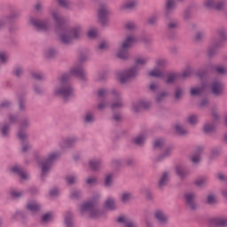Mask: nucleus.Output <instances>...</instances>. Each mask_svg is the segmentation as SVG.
Returning a JSON list of instances; mask_svg holds the SVG:
<instances>
[{
    "mask_svg": "<svg viewBox=\"0 0 227 227\" xmlns=\"http://www.w3.org/2000/svg\"><path fill=\"white\" fill-rule=\"evenodd\" d=\"M52 17L57 24V31H62V33H65L61 35V40L63 43H70L72 40H74L76 38H79L81 35V28L75 27L73 28L71 31L67 32L65 31L64 26H65V19H63L61 16H59V13L58 12H52Z\"/></svg>",
    "mask_w": 227,
    "mask_h": 227,
    "instance_id": "nucleus-1",
    "label": "nucleus"
},
{
    "mask_svg": "<svg viewBox=\"0 0 227 227\" xmlns=\"http://www.w3.org/2000/svg\"><path fill=\"white\" fill-rule=\"evenodd\" d=\"M70 79V74H64L60 79V83L62 84L61 88L57 89L55 93L56 95H60L63 97L65 100L68 98V97H72L74 93V90L70 85H68V80Z\"/></svg>",
    "mask_w": 227,
    "mask_h": 227,
    "instance_id": "nucleus-2",
    "label": "nucleus"
},
{
    "mask_svg": "<svg viewBox=\"0 0 227 227\" xmlns=\"http://www.w3.org/2000/svg\"><path fill=\"white\" fill-rule=\"evenodd\" d=\"M136 43V38L129 36L123 43L117 53V58L120 59H127L129 58V47H132Z\"/></svg>",
    "mask_w": 227,
    "mask_h": 227,
    "instance_id": "nucleus-3",
    "label": "nucleus"
},
{
    "mask_svg": "<svg viewBox=\"0 0 227 227\" xmlns=\"http://www.w3.org/2000/svg\"><path fill=\"white\" fill-rule=\"evenodd\" d=\"M81 212L84 214V212H89L90 216L92 217V219H97V217H100V211L97 209L95 201H89L84 203L81 207Z\"/></svg>",
    "mask_w": 227,
    "mask_h": 227,
    "instance_id": "nucleus-4",
    "label": "nucleus"
},
{
    "mask_svg": "<svg viewBox=\"0 0 227 227\" xmlns=\"http://www.w3.org/2000/svg\"><path fill=\"white\" fill-rule=\"evenodd\" d=\"M58 157H59V154L51 153L50 154L49 158L44 162H43L42 175H41L42 178H43V176H45L47 173H49V169H51V166H52V162H54V160H56Z\"/></svg>",
    "mask_w": 227,
    "mask_h": 227,
    "instance_id": "nucleus-5",
    "label": "nucleus"
},
{
    "mask_svg": "<svg viewBox=\"0 0 227 227\" xmlns=\"http://www.w3.org/2000/svg\"><path fill=\"white\" fill-rule=\"evenodd\" d=\"M191 74V67H187L182 74L176 73L170 74L168 76L167 83L171 84V82H175V81H178V79H185L186 77H190Z\"/></svg>",
    "mask_w": 227,
    "mask_h": 227,
    "instance_id": "nucleus-6",
    "label": "nucleus"
},
{
    "mask_svg": "<svg viewBox=\"0 0 227 227\" xmlns=\"http://www.w3.org/2000/svg\"><path fill=\"white\" fill-rule=\"evenodd\" d=\"M137 75V67H133L124 73L119 74V80L123 84L127 82V81H130L133 77Z\"/></svg>",
    "mask_w": 227,
    "mask_h": 227,
    "instance_id": "nucleus-7",
    "label": "nucleus"
},
{
    "mask_svg": "<svg viewBox=\"0 0 227 227\" xmlns=\"http://www.w3.org/2000/svg\"><path fill=\"white\" fill-rule=\"evenodd\" d=\"M109 16V11L106 5H101L98 10V19L101 24H106L107 22V17Z\"/></svg>",
    "mask_w": 227,
    "mask_h": 227,
    "instance_id": "nucleus-8",
    "label": "nucleus"
},
{
    "mask_svg": "<svg viewBox=\"0 0 227 227\" xmlns=\"http://www.w3.org/2000/svg\"><path fill=\"white\" fill-rule=\"evenodd\" d=\"M11 171L12 173H16L22 178V180H27L29 178V175H27V172L22 170V168L19 166H14L11 168Z\"/></svg>",
    "mask_w": 227,
    "mask_h": 227,
    "instance_id": "nucleus-9",
    "label": "nucleus"
},
{
    "mask_svg": "<svg viewBox=\"0 0 227 227\" xmlns=\"http://www.w3.org/2000/svg\"><path fill=\"white\" fill-rule=\"evenodd\" d=\"M205 6L207 8H215V10H223L224 8V2H219L215 4L214 0H206Z\"/></svg>",
    "mask_w": 227,
    "mask_h": 227,
    "instance_id": "nucleus-10",
    "label": "nucleus"
},
{
    "mask_svg": "<svg viewBox=\"0 0 227 227\" xmlns=\"http://www.w3.org/2000/svg\"><path fill=\"white\" fill-rule=\"evenodd\" d=\"M30 22L36 27V29H38V31H47V28L49 27V25L38 20H31Z\"/></svg>",
    "mask_w": 227,
    "mask_h": 227,
    "instance_id": "nucleus-11",
    "label": "nucleus"
},
{
    "mask_svg": "<svg viewBox=\"0 0 227 227\" xmlns=\"http://www.w3.org/2000/svg\"><path fill=\"white\" fill-rule=\"evenodd\" d=\"M71 75H75V77H79L83 81L84 79H86V73H84V69H82V67L73 68L71 70Z\"/></svg>",
    "mask_w": 227,
    "mask_h": 227,
    "instance_id": "nucleus-12",
    "label": "nucleus"
},
{
    "mask_svg": "<svg viewBox=\"0 0 227 227\" xmlns=\"http://www.w3.org/2000/svg\"><path fill=\"white\" fill-rule=\"evenodd\" d=\"M223 83L221 82H214L212 84V92L214 95H221L223 93Z\"/></svg>",
    "mask_w": 227,
    "mask_h": 227,
    "instance_id": "nucleus-13",
    "label": "nucleus"
},
{
    "mask_svg": "<svg viewBox=\"0 0 227 227\" xmlns=\"http://www.w3.org/2000/svg\"><path fill=\"white\" fill-rule=\"evenodd\" d=\"M184 198L186 200V205H188L192 210H194V208H196V203H194V194L186 193L184 195Z\"/></svg>",
    "mask_w": 227,
    "mask_h": 227,
    "instance_id": "nucleus-14",
    "label": "nucleus"
},
{
    "mask_svg": "<svg viewBox=\"0 0 227 227\" xmlns=\"http://www.w3.org/2000/svg\"><path fill=\"white\" fill-rule=\"evenodd\" d=\"M118 223H124L126 227H136V224L130 221L128 217L125 216H120L117 219Z\"/></svg>",
    "mask_w": 227,
    "mask_h": 227,
    "instance_id": "nucleus-15",
    "label": "nucleus"
},
{
    "mask_svg": "<svg viewBox=\"0 0 227 227\" xmlns=\"http://www.w3.org/2000/svg\"><path fill=\"white\" fill-rule=\"evenodd\" d=\"M148 107H150V103H146L145 101H140L138 103L137 106H133V111L137 113V111H139V109H148Z\"/></svg>",
    "mask_w": 227,
    "mask_h": 227,
    "instance_id": "nucleus-16",
    "label": "nucleus"
},
{
    "mask_svg": "<svg viewBox=\"0 0 227 227\" xmlns=\"http://www.w3.org/2000/svg\"><path fill=\"white\" fill-rule=\"evenodd\" d=\"M155 217L159 223H166L168 221V216L162 211H156Z\"/></svg>",
    "mask_w": 227,
    "mask_h": 227,
    "instance_id": "nucleus-17",
    "label": "nucleus"
},
{
    "mask_svg": "<svg viewBox=\"0 0 227 227\" xmlns=\"http://www.w3.org/2000/svg\"><path fill=\"white\" fill-rule=\"evenodd\" d=\"M212 223L215 226H226L227 220L224 218H215L212 220Z\"/></svg>",
    "mask_w": 227,
    "mask_h": 227,
    "instance_id": "nucleus-18",
    "label": "nucleus"
},
{
    "mask_svg": "<svg viewBox=\"0 0 227 227\" xmlns=\"http://www.w3.org/2000/svg\"><path fill=\"white\" fill-rule=\"evenodd\" d=\"M27 208L30 210V212H38V210H40V205H38L36 202H29Z\"/></svg>",
    "mask_w": 227,
    "mask_h": 227,
    "instance_id": "nucleus-19",
    "label": "nucleus"
},
{
    "mask_svg": "<svg viewBox=\"0 0 227 227\" xmlns=\"http://www.w3.org/2000/svg\"><path fill=\"white\" fill-rule=\"evenodd\" d=\"M207 86H203L201 88L197 87V88H192L191 90V95L196 96V95H201L204 91Z\"/></svg>",
    "mask_w": 227,
    "mask_h": 227,
    "instance_id": "nucleus-20",
    "label": "nucleus"
},
{
    "mask_svg": "<svg viewBox=\"0 0 227 227\" xmlns=\"http://www.w3.org/2000/svg\"><path fill=\"white\" fill-rule=\"evenodd\" d=\"M115 207L116 205L113 199H108L105 203V208H107L108 210H114Z\"/></svg>",
    "mask_w": 227,
    "mask_h": 227,
    "instance_id": "nucleus-21",
    "label": "nucleus"
},
{
    "mask_svg": "<svg viewBox=\"0 0 227 227\" xmlns=\"http://www.w3.org/2000/svg\"><path fill=\"white\" fill-rule=\"evenodd\" d=\"M65 223L67 227H74V223H72V213H67L65 217Z\"/></svg>",
    "mask_w": 227,
    "mask_h": 227,
    "instance_id": "nucleus-22",
    "label": "nucleus"
},
{
    "mask_svg": "<svg viewBox=\"0 0 227 227\" xmlns=\"http://www.w3.org/2000/svg\"><path fill=\"white\" fill-rule=\"evenodd\" d=\"M148 75L150 77H164V73L159 69H153V71L149 72Z\"/></svg>",
    "mask_w": 227,
    "mask_h": 227,
    "instance_id": "nucleus-23",
    "label": "nucleus"
},
{
    "mask_svg": "<svg viewBox=\"0 0 227 227\" xmlns=\"http://www.w3.org/2000/svg\"><path fill=\"white\" fill-rule=\"evenodd\" d=\"M176 171L180 178H184V176L187 175V171H185V169H184V168H182L181 166H177L176 168Z\"/></svg>",
    "mask_w": 227,
    "mask_h": 227,
    "instance_id": "nucleus-24",
    "label": "nucleus"
},
{
    "mask_svg": "<svg viewBox=\"0 0 227 227\" xmlns=\"http://www.w3.org/2000/svg\"><path fill=\"white\" fill-rule=\"evenodd\" d=\"M168 173L164 172L162 176L160 179V183H159L160 187H163V185H166V184H168Z\"/></svg>",
    "mask_w": 227,
    "mask_h": 227,
    "instance_id": "nucleus-25",
    "label": "nucleus"
},
{
    "mask_svg": "<svg viewBox=\"0 0 227 227\" xmlns=\"http://www.w3.org/2000/svg\"><path fill=\"white\" fill-rule=\"evenodd\" d=\"M90 167L91 168L92 171H97L98 168H100V161L98 160H90Z\"/></svg>",
    "mask_w": 227,
    "mask_h": 227,
    "instance_id": "nucleus-26",
    "label": "nucleus"
},
{
    "mask_svg": "<svg viewBox=\"0 0 227 227\" xmlns=\"http://www.w3.org/2000/svg\"><path fill=\"white\" fill-rule=\"evenodd\" d=\"M136 4H137L136 1L131 0V1L127 2V3L122 6V8H123L124 10H130L131 8H134V6H136Z\"/></svg>",
    "mask_w": 227,
    "mask_h": 227,
    "instance_id": "nucleus-27",
    "label": "nucleus"
},
{
    "mask_svg": "<svg viewBox=\"0 0 227 227\" xmlns=\"http://www.w3.org/2000/svg\"><path fill=\"white\" fill-rule=\"evenodd\" d=\"M145 137H144V135H141V136L137 137V138H135L133 141H134L135 145H143V143H145Z\"/></svg>",
    "mask_w": 227,
    "mask_h": 227,
    "instance_id": "nucleus-28",
    "label": "nucleus"
},
{
    "mask_svg": "<svg viewBox=\"0 0 227 227\" xmlns=\"http://www.w3.org/2000/svg\"><path fill=\"white\" fill-rule=\"evenodd\" d=\"M176 134H179V136H184V134H187V130L179 125L176 126Z\"/></svg>",
    "mask_w": 227,
    "mask_h": 227,
    "instance_id": "nucleus-29",
    "label": "nucleus"
},
{
    "mask_svg": "<svg viewBox=\"0 0 227 227\" xmlns=\"http://www.w3.org/2000/svg\"><path fill=\"white\" fill-rule=\"evenodd\" d=\"M214 129V124H206L204 126V132H206V134H210V132H212Z\"/></svg>",
    "mask_w": 227,
    "mask_h": 227,
    "instance_id": "nucleus-30",
    "label": "nucleus"
},
{
    "mask_svg": "<svg viewBox=\"0 0 227 227\" xmlns=\"http://www.w3.org/2000/svg\"><path fill=\"white\" fill-rule=\"evenodd\" d=\"M52 219V215L51 213H47L43 215L42 221L43 223H49Z\"/></svg>",
    "mask_w": 227,
    "mask_h": 227,
    "instance_id": "nucleus-31",
    "label": "nucleus"
},
{
    "mask_svg": "<svg viewBox=\"0 0 227 227\" xmlns=\"http://www.w3.org/2000/svg\"><path fill=\"white\" fill-rule=\"evenodd\" d=\"M131 199L132 195H130V193H124L121 197V201L127 203V201H130Z\"/></svg>",
    "mask_w": 227,
    "mask_h": 227,
    "instance_id": "nucleus-32",
    "label": "nucleus"
},
{
    "mask_svg": "<svg viewBox=\"0 0 227 227\" xmlns=\"http://www.w3.org/2000/svg\"><path fill=\"white\" fill-rule=\"evenodd\" d=\"M176 3L175 0H168L167 2V10H173L175 8Z\"/></svg>",
    "mask_w": 227,
    "mask_h": 227,
    "instance_id": "nucleus-33",
    "label": "nucleus"
},
{
    "mask_svg": "<svg viewBox=\"0 0 227 227\" xmlns=\"http://www.w3.org/2000/svg\"><path fill=\"white\" fill-rule=\"evenodd\" d=\"M58 3L60 6H63V8H68V6H70L68 0H58Z\"/></svg>",
    "mask_w": 227,
    "mask_h": 227,
    "instance_id": "nucleus-34",
    "label": "nucleus"
},
{
    "mask_svg": "<svg viewBox=\"0 0 227 227\" xmlns=\"http://www.w3.org/2000/svg\"><path fill=\"white\" fill-rule=\"evenodd\" d=\"M188 122H189L191 125H195V123L198 122V117H196V115H191V116L188 118Z\"/></svg>",
    "mask_w": 227,
    "mask_h": 227,
    "instance_id": "nucleus-35",
    "label": "nucleus"
},
{
    "mask_svg": "<svg viewBox=\"0 0 227 227\" xmlns=\"http://www.w3.org/2000/svg\"><path fill=\"white\" fill-rule=\"evenodd\" d=\"M135 63H136L137 67H139V65H145V63H146V59L138 58L136 59Z\"/></svg>",
    "mask_w": 227,
    "mask_h": 227,
    "instance_id": "nucleus-36",
    "label": "nucleus"
},
{
    "mask_svg": "<svg viewBox=\"0 0 227 227\" xmlns=\"http://www.w3.org/2000/svg\"><path fill=\"white\" fill-rule=\"evenodd\" d=\"M66 180H67V184H69V185H71L72 184H75V181H76L77 179H76L75 176H67V177L66 178Z\"/></svg>",
    "mask_w": 227,
    "mask_h": 227,
    "instance_id": "nucleus-37",
    "label": "nucleus"
},
{
    "mask_svg": "<svg viewBox=\"0 0 227 227\" xmlns=\"http://www.w3.org/2000/svg\"><path fill=\"white\" fill-rule=\"evenodd\" d=\"M18 137L19 139H20V141H25L26 138L27 137V135H26L24 131L20 130L18 133Z\"/></svg>",
    "mask_w": 227,
    "mask_h": 227,
    "instance_id": "nucleus-38",
    "label": "nucleus"
},
{
    "mask_svg": "<svg viewBox=\"0 0 227 227\" xmlns=\"http://www.w3.org/2000/svg\"><path fill=\"white\" fill-rule=\"evenodd\" d=\"M88 37L89 38H96L97 37V31L95 29H90L88 32Z\"/></svg>",
    "mask_w": 227,
    "mask_h": 227,
    "instance_id": "nucleus-39",
    "label": "nucleus"
},
{
    "mask_svg": "<svg viewBox=\"0 0 227 227\" xmlns=\"http://www.w3.org/2000/svg\"><path fill=\"white\" fill-rule=\"evenodd\" d=\"M164 145V141L162 139H158L154 142V148H160Z\"/></svg>",
    "mask_w": 227,
    "mask_h": 227,
    "instance_id": "nucleus-40",
    "label": "nucleus"
},
{
    "mask_svg": "<svg viewBox=\"0 0 227 227\" xmlns=\"http://www.w3.org/2000/svg\"><path fill=\"white\" fill-rule=\"evenodd\" d=\"M6 59H8V54H6L5 52H1L0 61H2V63H6Z\"/></svg>",
    "mask_w": 227,
    "mask_h": 227,
    "instance_id": "nucleus-41",
    "label": "nucleus"
},
{
    "mask_svg": "<svg viewBox=\"0 0 227 227\" xmlns=\"http://www.w3.org/2000/svg\"><path fill=\"white\" fill-rule=\"evenodd\" d=\"M106 95H107V90H99L98 92V97L99 98H104V97H106Z\"/></svg>",
    "mask_w": 227,
    "mask_h": 227,
    "instance_id": "nucleus-42",
    "label": "nucleus"
},
{
    "mask_svg": "<svg viewBox=\"0 0 227 227\" xmlns=\"http://www.w3.org/2000/svg\"><path fill=\"white\" fill-rule=\"evenodd\" d=\"M216 200H215V197L214 195H209L207 197V203L209 205H214V203H215Z\"/></svg>",
    "mask_w": 227,
    "mask_h": 227,
    "instance_id": "nucleus-43",
    "label": "nucleus"
},
{
    "mask_svg": "<svg viewBox=\"0 0 227 227\" xmlns=\"http://www.w3.org/2000/svg\"><path fill=\"white\" fill-rule=\"evenodd\" d=\"M112 181H113V176L107 175L106 177V181H105L106 185V186L111 185Z\"/></svg>",
    "mask_w": 227,
    "mask_h": 227,
    "instance_id": "nucleus-44",
    "label": "nucleus"
},
{
    "mask_svg": "<svg viewBox=\"0 0 227 227\" xmlns=\"http://www.w3.org/2000/svg\"><path fill=\"white\" fill-rule=\"evenodd\" d=\"M32 77H34V79L41 80L43 79V74H42L41 73H33Z\"/></svg>",
    "mask_w": 227,
    "mask_h": 227,
    "instance_id": "nucleus-45",
    "label": "nucleus"
},
{
    "mask_svg": "<svg viewBox=\"0 0 227 227\" xmlns=\"http://www.w3.org/2000/svg\"><path fill=\"white\" fill-rule=\"evenodd\" d=\"M9 130H10V127H8V126H4L3 127V129H2V134H3V136H8V132H9Z\"/></svg>",
    "mask_w": 227,
    "mask_h": 227,
    "instance_id": "nucleus-46",
    "label": "nucleus"
},
{
    "mask_svg": "<svg viewBox=\"0 0 227 227\" xmlns=\"http://www.w3.org/2000/svg\"><path fill=\"white\" fill-rule=\"evenodd\" d=\"M215 70L217 74H226V68H224L223 67H217Z\"/></svg>",
    "mask_w": 227,
    "mask_h": 227,
    "instance_id": "nucleus-47",
    "label": "nucleus"
},
{
    "mask_svg": "<svg viewBox=\"0 0 227 227\" xmlns=\"http://www.w3.org/2000/svg\"><path fill=\"white\" fill-rule=\"evenodd\" d=\"M92 120H93V114H87L85 115V121H87V123H90Z\"/></svg>",
    "mask_w": 227,
    "mask_h": 227,
    "instance_id": "nucleus-48",
    "label": "nucleus"
},
{
    "mask_svg": "<svg viewBox=\"0 0 227 227\" xmlns=\"http://www.w3.org/2000/svg\"><path fill=\"white\" fill-rule=\"evenodd\" d=\"M134 27H136V25H134V23H132V22L126 24V29H128L129 31H132V29H134Z\"/></svg>",
    "mask_w": 227,
    "mask_h": 227,
    "instance_id": "nucleus-49",
    "label": "nucleus"
},
{
    "mask_svg": "<svg viewBox=\"0 0 227 227\" xmlns=\"http://www.w3.org/2000/svg\"><path fill=\"white\" fill-rule=\"evenodd\" d=\"M11 196H12V198H19L20 196H22V193L20 192H11Z\"/></svg>",
    "mask_w": 227,
    "mask_h": 227,
    "instance_id": "nucleus-50",
    "label": "nucleus"
},
{
    "mask_svg": "<svg viewBox=\"0 0 227 227\" xmlns=\"http://www.w3.org/2000/svg\"><path fill=\"white\" fill-rule=\"evenodd\" d=\"M206 180L205 178H200L199 180H197L195 182L196 185H198L199 187H201V185H203V184H205Z\"/></svg>",
    "mask_w": 227,
    "mask_h": 227,
    "instance_id": "nucleus-51",
    "label": "nucleus"
},
{
    "mask_svg": "<svg viewBox=\"0 0 227 227\" xmlns=\"http://www.w3.org/2000/svg\"><path fill=\"white\" fill-rule=\"evenodd\" d=\"M166 95H168L166 92L159 94V96L156 98L157 102H160L164 98V97H166Z\"/></svg>",
    "mask_w": 227,
    "mask_h": 227,
    "instance_id": "nucleus-52",
    "label": "nucleus"
},
{
    "mask_svg": "<svg viewBox=\"0 0 227 227\" xmlns=\"http://www.w3.org/2000/svg\"><path fill=\"white\" fill-rule=\"evenodd\" d=\"M56 54V51L54 50H50L46 52V57L47 58H52Z\"/></svg>",
    "mask_w": 227,
    "mask_h": 227,
    "instance_id": "nucleus-53",
    "label": "nucleus"
},
{
    "mask_svg": "<svg viewBox=\"0 0 227 227\" xmlns=\"http://www.w3.org/2000/svg\"><path fill=\"white\" fill-rule=\"evenodd\" d=\"M59 194V191L58 189H52L50 192V195L51 196H58Z\"/></svg>",
    "mask_w": 227,
    "mask_h": 227,
    "instance_id": "nucleus-54",
    "label": "nucleus"
},
{
    "mask_svg": "<svg viewBox=\"0 0 227 227\" xmlns=\"http://www.w3.org/2000/svg\"><path fill=\"white\" fill-rule=\"evenodd\" d=\"M107 47H108L107 42H102L99 44L100 51H104V49H107Z\"/></svg>",
    "mask_w": 227,
    "mask_h": 227,
    "instance_id": "nucleus-55",
    "label": "nucleus"
},
{
    "mask_svg": "<svg viewBox=\"0 0 227 227\" xmlns=\"http://www.w3.org/2000/svg\"><path fill=\"white\" fill-rule=\"evenodd\" d=\"M199 160H200V155L199 154H195V155L192 156V162L196 164V163H198Z\"/></svg>",
    "mask_w": 227,
    "mask_h": 227,
    "instance_id": "nucleus-56",
    "label": "nucleus"
},
{
    "mask_svg": "<svg viewBox=\"0 0 227 227\" xmlns=\"http://www.w3.org/2000/svg\"><path fill=\"white\" fill-rule=\"evenodd\" d=\"M175 97H176V99L180 98V97H182V90L177 89V90H176Z\"/></svg>",
    "mask_w": 227,
    "mask_h": 227,
    "instance_id": "nucleus-57",
    "label": "nucleus"
},
{
    "mask_svg": "<svg viewBox=\"0 0 227 227\" xmlns=\"http://www.w3.org/2000/svg\"><path fill=\"white\" fill-rule=\"evenodd\" d=\"M97 183V179L93 178V177H90L89 179H87V184L89 185H91L92 184H96Z\"/></svg>",
    "mask_w": 227,
    "mask_h": 227,
    "instance_id": "nucleus-58",
    "label": "nucleus"
},
{
    "mask_svg": "<svg viewBox=\"0 0 227 227\" xmlns=\"http://www.w3.org/2000/svg\"><path fill=\"white\" fill-rule=\"evenodd\" d=\"M80 192H73L72 193H71V198L73 199V200H75V198H79V196H80Z\"/></svg>",
    "mask_w": 227,
    "mask_h": 227,
    "instance_id": "nucleus-59",
    "label": "nucleus"
},
{
    "mask_svg": "<svg viewBox=\"0 0 227 227\" xmlns=\"http://www.w3.org/2000/svg\"><path fill=\"white\" fill-rule=\"evenodd\" d=\"M219 36L222 40H224L226 38V33L224 32V30L219 32Z\"/></svg>",
    "mask_w": 227,
    "mask_h": 227,
    "instance_id": "nucleus-60",
    "label": "nucleus"
},
{
    "mask_svg": "<svg viewBox=\"0 0 227 227\" xmlns=\"http://www.w3.org/2000/svg\"><path fill=\"white\" fill-rule=\"evenodd\" d=\"M116 107H121V102L118 101L117 103L112 105V109H116Z\"/></svg>",
    "mask_w": 227,
    "mask_h": 227,
    "instance_id": "nucleus-61",
    "label": "nucleus"
},
{
    "mask_svg": "<svg viewBox=\"0 0 227 227\" xmlns=\"http://www.w3.org/2000/svg\"><path fill=\"white\" fill-rule=\"evenodd\" d=\"M157 22V17L153 16L149 19V24H155Z\"/></svg>",
    "mask_w": 227,
    "mask_h": 227,
    "instance_id": "nucleus-62",
    "label": "nucleus"
},
{
    "mask_svg": "<svg viewBox=\"0 0 227 227\" xmlns=\"http://www.w3.org/2000/svg\"><path fill=\"white\" fill-rule=\"evenodd\" d=\"M15 75H17V77L20 76V74H22V69L21 68H17L14 72Z\"/></svg>",
    "mask_w": 227,
    "mask_h": 227,
    "instance_id": "nucleus-63",
    "label": "nucleus"
},
{
    "mask_svg": "<svg viewBox=\"0 0 227 227\" xmlns=\"http://www.w3.org/2000/svg\"><path fill=\"white\" fill-rule=\"evenodd\" d=\"M164 59H159L157 61V67H164Z\"/></svg>",
    "mask_w": 227,
    "mask_h": 227,
    "instance_id": "nucleus-64",
    "label": "nucleus"
}]
</instances>
